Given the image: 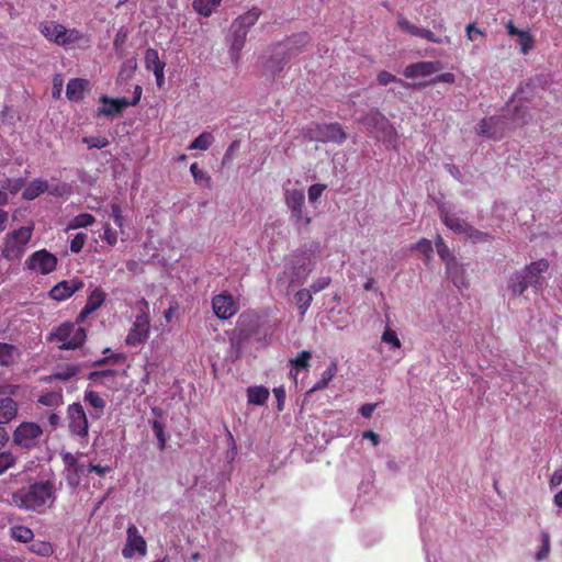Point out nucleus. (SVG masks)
<instances>
[{"label": "nucleus", "mask_w": 562, "mask_h": 562, "mask_svg": "<svg viewBox=\"0 0 562 562\" xmlns=\"http://www.w3.org/2000/svg\"><path fill=\"white\" fill-rule=\"evenodd\" d=\"M29 549L40 557H49L54 552L52 543L42 540H32Z\"/></svg>", "instance_id": "nucleus-45"}, {"label": "nucleus", "mask_w": 562, "mask_h": 562, "mask_svg": "<svg viewBox=\"0 0 562 562\" xmlns=\"http://www.w3.org/2000/svg\"><path fill=\"white\" fill-rule=\"evenodd\" d=\"M135 551L139 552L140 554H145L146 542L144 538L139 535L136 526L131 525L127 528V544L123 549V555L125 558H131Z\"/></svg>", "instance_id": "nucleus-20"}, {"label": "nucleus", "mask_w": 562, "mask_h": 562, "mask_svg": "<svg viewBox=\"0 0 562 562\" xmlns=\"http://www.w3.org/2000/svg\"><path fill=\"white\" fill-rule=\"evenodd\" d=\"M81 371V364H65V366H58L56 371L45 376L43 380L45 382H52L54 380H60V381H69L71 378L77 375Z\"/></svg>", "instance_id": "nucleus-28"}, {"label": "nucleus", "mask_w": 562, "mask_h": 562, "mask_svg": "<svg viewBox=\"0 0 562 562\" xmlns=\"http://www.w3.org/2000/svg\"><path fill=\"white\" fill-rule=\"evenodd\" d=\"M190 172L196 183L202 184L203 182H205L207 186H210V176L205 171L200 169L196 162L190 166Z\"/></svg>", "instance_id": "nucleus-49"}, {"label": "nucleus", "mask_w": 562, "mask_h": 562, "mask_svg": "<svg viewBox=\"0 0 562 562\" xmlns=\"http://www.w3.org/2000/svg\"><path fill=\"white\" fill-rule=\"evenodd\" d=\"M20 386L9 383H0V425H7L18 416L19 404L12 398Z\"/></svg>", "instance_id": "nucleus-7"}, {"label": "nucleus", "mask_w": 562, "mask_h": 562, "mask_svg": "<svg viewBox=\"0 0 562 562\" xmlns=\"http://www.w3.org/2000/svg\"><path fill=\"white\" fill-rule=\"evenodd\" d=\"M68 427L72 435L85 438L88 436V418L80 403H72L67 408Z\"/></svg>", "instance_id": "nucleus-9"}, {"label": "nucleus", "mask_w": 562, "mask_h": 562, "mask_svg": "<svg viewBox=\"0 0 562 562\" xmlns=\"http://www.w3.org/2000/svg\"><path fill=\"white\" fill-rule=\"evenodd\" d=\"M95 218L89 213H81L75 216L67 225L66 231L91 226Z\"/></svg>", "instance_id": "nucleus-40"}, {"label": "nucleus", "mask_w": 562, "mask_h": 562, "mask_svg": "<svg viewBox=\"0 0 562 562\" xmlns=\"http://www.w3.org/2000/svg\"><path fill=\"white\" fill-rule=\"evenodd\" d=\"M25 186L23 178L7 179L3 184V190H8L10 193H18Z\"/></svg>", "instance_id": "nucleus-54"}, {"label": "nucleus", "mask_w": 562, "mask_h": 562, "mask_svg": "<svg viewBox=\"0 0 562 562\" xmlns=\"http://www.w3.org/2000/svg\"><path fill=\"white\" fill-rule=\"evenodd\" d=\"M136 68H137L136 59L135 58L127 59L122 67L120 77H122L124 75V72H127L126 77L130 78L133 75V72L136 70Z\"/></svg>", "instance_id": "nucleus-62"}, {"label": "nucleus", "mask_w": 562, "mask_h": 562, "mask_svg": "<svg viewBox=\"0 0 562 562\" xmlns=\"http://www.w3.org/2000/svg\"><path fill=\"white\" fill-rule=\"evenodd\" d=\"M87 338L86 329L72 323H63L47 337L48 341L60 342L59 349L74 350L80 348Z\"/></svg>", "instance_id": "nucleus-3"}, {"label": "nucleus", "mask_w": 562, "mask_h": 562, "mask_svg": "<svg viewBox=\"0 0 562 562\" xmlns=\"http://www.w3.org/2000/svg\"><path fill=\"white\" fill-rule=\"evenodd\" d=\"M360 122L368 132L378 140L391 143L395 136V130L390 121L378 110L369 111Z\"/></svg>", "instance_id": "nucleus-5"}, {"label": "nucleus", "mask_w": 562, "mask_h": 562, "mask_svg": "<svg viewBox=\"0 0 562 562\" xmlns=\"http://www.w3.org/2000/svg\"><path fill=\"white\" fill-rule=\"evenodd\" d=\"M248 402L254 405H263L269 397V390L265 386H250L247 390Z\"/></svg>", "instance_id": "nucleus-35"}, {"label": "nucleus", "mask_w": 562, "mask_h": 562, "mask_svg": "<svg viewBox=\"0 0 562 562\" xmlns=\"http://www.w3.org/2000/svg\"><path fill=\"white\" fill-rule=\"evenodd\" d=\"M294 299H295V303L301 312V315H304L306 313L307 308L311 306V303L313 301L311 290H308V289L299 290L295 293Z\"/></svg>", "instance_id": "nucleus-39"}, {"label": "nucleus", "mask_w": 562, "mask_h": 562, "mask_svg": "<svg viewBox=\"0 0 562 562\" xmlns=\"http://www.w3.org/2000/svg\"><path fill=\"white\" fill-rule=\"evenodd\" d=\"M111 217L120 228L124 226V216L119 203H111Z\"/></svg>", "instance_id": "nucleus-56"}, {"label": "nucleus", "mask_w": 562, "mask_h": 562, "mask_svg": "<svg viewBox=\"0 0 562 562\" xmlns=\"http://www.w3.org/2000/svg\"><path fill=\"white\" fill-rule=\"evenodd\" d=\"M378 82L381 85V86H386L389 85L390 82H397L400 86L404 87V88H409L411 87V83L395 77L394 75L387 72V71H381L379 72L378 75Z\"/></svg>", "instance_id": "nucleus-48"}, {"label": "nucleus", "mask_w": 562, "mask_h": 562, "mask_svg": "<svg viewBox=\"0 0 562 562\" xmlns=\"http://www.w3.org/2000/svg\"><path fill=\"white\" fill-rule=\"evenodd\" d=\"M507 127L506 115H495L480 121L476 132L492 138H501Z\"/></svg>", "instance_id": "nucleus-11"}, {"label": "nucleus", "mask_w": 562, "mask_h": 562, "mask_svg": "<svg viewBox=\"0 0 562 562\" xmlns=\"http://www.w3.org/2000/svg\"><path fill=\"white\" fill-rule=\"evenodd\" d=\"M37 402L48 407H59L64 403L63 391H52L38 396Z\"/></svg>", "instance_id": "nucleus-36"}, {"label": "nucleus", "mask_w": 562, "mask_h": 562, "mask_svg": "<svg viewBox=\"0 0 562 562\" xmlns=\"http://www.w3.org/2000/svg\"><path fill=\"white\" fill-rule=\"evenodd\" d=\"M100 102L103 104L98 109V116H116L120 115L125 108L128 106V100L126 98L112 99L108 95H102Z\"/></svg>", "instance_id": "nucleus-18"}, {"label": "nucleus", "mask_w": 562, "mask_h": 562, "mask_svg": "<svg viewBox=\"0 0 562 562\" xmlns=\"http://www.w3.org/2000/svg\"><path fill=\"white\" fill-rule=\"evenodd\" d=\"M104 300H105L104 292L100 289H94L90 293L85 307L78 315L77 323L83 322L88 315L95 312L103 304Z\"/></svg>", "instance_id": "nucleus-24"}, {"label": "nucleus", "mask_w": 562, "mask_h": 562, "mask_svg": "<svg viewBox=\"0 0 562 562\" xmlns=\"http://www.w3.org/2000/svg\"><path fill=\"white\" fill-rule=\"evenodd\" d=\"M11 536L13 539L20 542H31L34 538L32 529L25 526H14L11 528Z\"/></svg>", "instance_id": "nucleus-44"}, {"label": "nucleus", "mask_w": 562, "mask_h": 562, "mask_svg": "<svg viewBox=\"0 0 562 562\" xmlns=\"http://www.w3.org/2000/svg\"><path fill=\"white\" fill-rule=\"evenodd\" d=\"M326 189V186L325 184H319V183H316V184H313L308 189V199L311 202H316L319 196L322 195V193L324 192V190Z\"/></svg>", "instance_id": "nucleus-60"}, {"label": "nucleus", "mask_w": 562, "mask_h": 562, "mask_svg": "<svg viewBox=\"0 0 562 562\" xmlns=\"http://www.w3.org/2000/svg\"><path fill=\"white\" fill-rule=\"evenodd\" d=\"M436 249L441 259H443L446 261L451 259L450 250H449L448 246L446 245V243L443 241V239L441 238V236H438L436 239Z\"/></svg>", "instance_id": "nucleus-58"}, {"label": "nucleus", "mask_w": 562, "mask_h": 562, "mask_svg": "<svg viewBox=\"0 0 562 562\" xmlns=\"http://www.w3.org/2000/svg\"><path fill=\"white\" fill-rule=\"evenodd\" d=\"M145 66L148 70L156 71L165 68V63L160 60L156 49L148 48L145 53Z\"/></svg>", "instance_id": "nucleus-41"}, {"label": "nucleus", "mask_w": 562, "mask_h": 562, "mask_svg": "<svg viewBox=\"0 0 562 562\" xmlns=\"http://www.w3.org/2000/svg\"><path fill=\"white\" fill-rule=\"evenodd\" d=\"M82 288L83 282L79 279L64 280L52 288L49 296L55 301H64Z\"/></svg>", "instance_id": "nucleus-15"}, {"label": "nucleus", "mask_w": 562, "mask_h": 562, "mask_svg": "<svg viewBox=\"0 0 562 562\" xmlns=\"http://www.w3.org/2000/svg\"><path fill=\"white\" fill-rule=\"evenodd\" d=\"M82 142L88 145L89 148H104L109 146L110 142L103 136H87L82 138Z\"/></svg>", "instance_id": "nucleus-50"}, {"label": "nucleus", "mask_w": 562, "mask_h": 562, "mask_svg": "<svg viewBox=\"0 0 562 562\" xmlns=\"http://www.w3.org/2000/svg\"><path fill=\"white\" fill-rule=\"evenodd\" d=\"M336 371L337 364L335 362H331L329 367L322 373L321 380L315 383L311 392L325 389L327 384L331 381V379L335 376Z\"/></svg>", "instance_id": "nucleus-43"}, {"label": "nucleus", "mask_w": 562, "mask_h": 562, "mask_svg": "<svg viewBox=\"0 0 562 562\" xmlns=\"http://www.w3.org/2000/svg\"><path fill=\"white\" fill-rule=\"evenodd\" d=\"M303 207L299 206L290 210V220L297 231L306 229L312 222V218L304 213Z\"/></svg>", "instance_id": "nucleus-34"}, {"label": "nucleus", "mask_w": 562, "mask_h": 562, "mask_svg": "<svg viewBox=\"0 0 562 562\" xmlns=\"http://www.w3.org/2000/svg\"><path fill=\"white\" fill-rule=\"evenodd\" d=\"M221 2L222 0H193L192 7L198 14L209 18L221 5Z\"/></svg>", "instance_id": "nucleus-32"}, {"label": "nucleus", "mask_w": 562, "mask_h": 562, "mask_svg": "<svg viewBox=\"0 0 562 562\" xmlns=\"http://www.w3.org/2000/svg\"><path fill=\"white\" fill-rule=\"evenodd\" d=\"M212 306L215 315L221 319H228L236 313L232 295L218 294L213 297Z\"/></svg>", "instance_id": "nucleus-19"}, {"label": "nucleus", "mask_w": 562, "mask_h": 562, "mask_svg": "<svg viewBox=\"0 0 562 562\" xmlns=\"http://www.w3.org/2000/svg\"><path fill=\"white\" fill-rule=\"evenodd\" d=\"M288 61L289 59L286 58L283 50L280 48L278 44H276L272 48L271 55L268 58H266L263 67L267 72L274 76L283 70Z\"/></svg>", "instance_id": "nucleus-23"}, {"label": "nucleus", "mask_w": 562, "mask_h": 562, "mask_svg": "<svg viewBox=\"0 0 562 562\" xmlns=\"http://www.w3.org/2000/svg\"><path fill=\"white\" fill-rule=\"evenodd\" d=\"M329 283H330V278H328V277L319 278L311 284L310 290L313 291L314 293H317V292H321L322 290L326 289L329 285Z\"/></svg>", "instance_id": "nucleus-61"}, {"label": "nucleus", "mask_w": 562, "mask_h": 562, "mask_svg": "<svg viewBox=\"0 0 562 562\" xmlns=\"http://www.w3.org/2000/svg\"><path fill=\"white\" fill-rule=\"evenodd\" d=\"M27 269L48 274L57 267V258L46 249L37 250L25 261Z\"/></svg>", "instance_id": "nucleus-10"}, {"label": "nucleus", "mask_w": 562, "mask_h": 562, "mask_svg": "<svg viewBox=\"0 0 562 562\" xmlns=\"http://www.w3.org/2000/svg\"><path fill=\"white\" fill-rule=\"evenodd\" d=\"M41 33L49 41L58 45H68L77 42L81 34L76 29H66L64 25L56 22H46L41 25Z\"/></svg>", "instance_id": "nucleus-8"}, {"label": "nucleus", "mask_w": 562, "mask_h": 562, "mask_svg": "<svg viewBox=\"0 0 562 562\" xmlns=\"http://www.w3.org/2000/svg\"><path fill=\"white\" fill-rule=\"evenodd\" d=\"M318 139L322 142L342 143L347 135L339 123L322 124L317 126Z\"/></svg>", "instance_id": "nucleus-21"}, {"label": "nucleus", "mask_w": 562, "mask_h": 562, "mask_svg": "<svg viewBox=\"0 0 562 562\" xmlns=\"http://www.w3.org/2000/svg\"><path fill=\"white\" fill-rule=\"evenodd\" d=\"M115 374L116 371L113 369L92 371L89 373L88 379L97 384L106 385L108 379L113 378Z\"/></svg>", "instance_id": "nucleus-47"}, {"label": "nucleus", "mask_w": 562, "mask_h": 562, "mask_svg": "<svg viewBox=\"0 0 562 562\" xmlns=\"http://www.w3.org/2000/svg\"><path fill=\"white\" fill-rule=\"evenodd\" d=\"M149 334V319L146 314L136 316V319L126 336V344L128 346H137L148 338Z\"/></svg>", "instance_id": "nucleus-12"}, {"label": "nucleus", "mask_w": 562, "mask_h": 562, "mask_svg": "<svg viewBox=\"0 0 562 562\" xmlns=\"http://www.w3.org/2000/svg\"><path fill=\"white\" fill-rule=\"evenodd\" d=\"M241 351V342L239 339L231 338L229 356L234 359H238Z\"/></svg>", "instance_id": "nucleus-64"}, {"label": "nucleus", "mask_w": 562, "mask_h": 562, "mask_svg": "<svg viewBox=\"0 0 562 562\" xmlns=\"http://www.w3.org/2000/svg\"><path fill=\"white\" fill-rule=\"evenodd\" d=\"M439 211L440 217L446 226H448L456 233H468V231L470 229V225L464 220H461L456 214L449 213L445 207H440Z\"/></svg>", "instance_id": "nucleus-26"}, {"label": "nucleus", "mask_w": 562, "mask_h": 562, "mask_svg": "<svg viewBox=\"0 0 562 562\" xmlns=\"http://www.w3.org/2000/svg\"><path fill=\"white\" fill-rule=\"evenodd\" d=\"M85 402L92 407L95 413L91 414L93 418H100L103 414V409L105 408V401L102 398L98 392L92 390H87L85 392Z\"/></svg>", "instance_id": "nucleus-31"}, {"label": "nucleus", "mask_w": 562, "mask_h": 562, "mask_svg": "<svg viewBox=\"0 0 562 562\" xmlns=\"http://www.w3.org/2000/svg\"><path fill=\"white\" fill-rule=\"evenodd\" d=\"M310 41V35L303 32L295 34L281 43H278V45L290 60L301 54Z\"/></svg>", "instance_id": "nucleus-13"}, {"label": "nucleus", "mask_w": 562, "mask_h": 562, "mask_svg": "<svg viewBox=\"0 0 562 562\" xmlns=\"http://www.w3.org/2000/svg\"><path fill=\"white\" fill-rule=\"evenodd\" d=\"M150 425H151L153 431L158 440V448H159V450L162 451L166 448V443H167L166 425L158 419L151 420Z\"/></svg>", "instance_id": "nucleus-42"}, {"label": "nucleus", "mask_w": 562, "mask_h": 562, "mask_svg": "<svg viewBox=\"0 0 562 562\" xmlns=\"http://www.w3.org/2000/svg\"><path fill=\"white\" fill-rule=\"evenodd\" d=\"M32 232V227L22 226L9 233L4 238L2 256L9 261L20 259L25 251V246L31 240Z\"/></svg>", "instance_id": "nucleus-6"}, {"label": "nucleus", "mask_w": 562, "mask_h": 562, "mask_svg": "<svg viewBox=\"0 0 562 562\" xmlns=\"http://www.w3.org/2000/svg\"><path fill=\"white\" fill-rule=\"evenodd\" d=\"M305 203V195L302 190L299 189H292L285 191V204L291 209H295L299 206H304Z\"/></svg>", "instance_id": "nucleus-37"}, {"label": "nucleus", "mask_w": 562, "mask_h": 562, "mask_svg": "<svg viewBox=\"0 0 562 562\" xmlns=\"http://www.w3.org/2000/svg\"><path fill=\"white\" fill-rule=\"evenodd\" d=\"M447 276L456 286L461 288L467 285L464 269L454 258L447 261Z\"/></svg>", "instance_id": "nucleus-29"}, {"label": "nucleus", "mask_w": 562, "mask_h": 562, "mask_svg": "<svg viewBox=\"0 0 562 562\" xmlns=\"http://www.w3.org/2000/svg\"><path fill=\"white\" fill-rule=\"evenodd\" d=\"M103 239L106 240V243L111 246L115 245L117 243V234L115 231H113L109 224L104 226V235Z\"/></svg>", "instance_id": "nucleus-63"}, {"label": "nucleus", "mask_w": 562, "mask_h": 562, "mask_svg": "<svg viewBox=\"0 0 562 562\" xmlns=\"http://www.w3.org/2000/svg\"><path fill=\"white\" fill-rule=\"evenodd\" d=\"M214 143V136L210 132L201 133L189 145L190 150H207Z\"/></svg>", "instance_id": "nucleus-38"}, {"label": "nucleus", "mask_w": 562, "mask_h": 562, "mask_svg": "<svg viewBox=\"0 0 562 562\" xmlns=\"http://www.w3.org/2000/svg\"><path fill=\"white\" fill-rule=\"evenodd\" d=\"M87 241V234L85 233H78L74 236V238L70 241V250L72 252H80Z\"/></svg>", "instance_id": "nucleus-55"}, {"label": "nucleus", "mask_w": 562, "mask_h": 562, "mask_svg": "<svg viewBox=\"0 0 562 562\" xmlns=\"http://www.w3.org/2000/svg\"><path fill=\"white\" fill-rule=\"evenodd\" d=\"M48 182L43 179H34L23 190L22 198L27 201H32L40 196L42 193L47 191Z\"/></svg>", "instance_id": "nucleus-30"}, {"label": "nucleus", "mask_w": 562, "mask_h": 562, "mask_svg": "<svg viewBox=\"0 0 562 562\" xmlns=\"http://www.w3.org/2000/svg\"><path fill=\"white\" fill-rule=\"evenodd\" d=\"M382 341L391 345L393 349H398L402 346L396 333L390 328H386L382 334Z\"/></svg>", "instance_id": "nucleus-53"}, {"label": "nucleus", "mask_w": 562, "mask_h": 562, "mask_svg": "<svg viewBox=\"0 0 562 562\" xmlns=\"http://www.w3.org/2000/svg\"><path fill=\"white\" fill-rule=\"evenodd\" d=\"M522 270H517L510 274L507 281V290L513 296H520L528 289L529 283Z\"/></svg>", "instance_id": "nucleus-25"}, {"label": "nucleus", "mask_w": 562, "mask_h": 562, "mask_svg": "<svg viewBox=\"0 0 562 562\" xmlns=\"http://www.w3.org/2000/svg\"><path fill=\"white\" fill-rule=\"evenodd\" d=\"M44 430L34 422H22L12 432V443L23 450L31 451L40 447Z\"/></svg>", "instance_id": "nucleus-4"}, {"label": "nucleus", "mask_w": 562, "mask_h": 562, "mask_svg": "<svg viewBox=\"0 0 562 562\" xmlns=\"http://www.w3.org/2000/svg\"><path fill=\"white\" fill-rule=\"evenodd\" d=\"M542 548L537 553V559L539 561L547 559L550 551V539L547 532H543L542 536Z\"/></svg>", "instance_id": "nucleus-59"}, {"label": "nucleus", "mask_w": 562, "mask_h": 562, "mask_svg": "<svg viewBox=\"0 0 562 562\" xmlns=\"http://www.w3.org/2000/svg\"><path fill=\"white\" fill-rule=\"evenodd\" d=\"M89 87V81L87 79L74 78L70 79L66 87V97L70 101H79L83 98L85 91Z\"/></svg>", "instance_id": "nucleus-27"}, {"label": "nucleus", "mask_w": 562, "mask_h": 562, "mask_svg": "<svg viewBox=\"0 0 562 562\" xmlns=\"http://www.w3.org/2000/svg\"><path fill=\"white\" fill-rule=\"evenodd\" d=\"M397 25L402 31H404L413 36H418V37L425 38L428 42L436 43V44H442L445 42L441 37L436 36L435 33L431 32L430 30H427L424 27H418L415 24L411 23L402 14H398Z\"/></svg>", "instance_id": "nucleus-16"}, {"label": "nucleus", "mask_w": 562, "mask_h": 562, "mask_svg": "<svg viewBox=\"0 0 562 562\" xmlns=\"http://www.w3.org/2000/svg\"><path fill=\"white\" fill-rule=\"evenodd\" d=\"M441 69L439 61H419L405 67L404 76L406 78L425 77L435 74Z\"/></svg>", "instance_id": "nucleus-22"}, {"label": "nucleus", "mask_w": 562, "mask_h": 562, "mask_svg": "<svg viewBox=\"0 0 562 562\" xmlns=\"http://www.w3.org/2000/svg\"><path fill=\"white\" fill-rule=\"evenodd\" d=\"M517 37H518V43L520 45V49L524 54H527L529 50L532 49L533 38L529 32L522 31L519 35H517Z\"/></svg>", "instance_id": "nucleus-51"}, {"label": "nucleus", "mask_w": 562, "mask_h": 562, "mask_svg": "<svg viewBox=\"0 0 562 562\" xmlns=\"http://www.w3.org/2000/svg\"><path fill=\"white\" fill-rule=\"evenodd\" d=\"M413 249L424 254L427 258H429L432 252L431 241L426 238H422L414 245Z\"/></svg>", "instance_id": "nucleus-57"}, {"label": "nucleus", "mask_w": 562, "mask_h": 562, "mask_svg": "<svg viewBox=\"0 0 562 562\" xmlns=\"http://www.w3.org/2000/svg\"><path fill=\"white\" fill-rule=\"evenodd\" d=\"M549 269V261L547 259H540L537 261H532L527 265L522 270L526 273V278L528 280L529 285H531L536 291L542 288V278L541 274Z\"/></svg>", "instance_id": "nucleus-14"}, {"label": "nucleus", "mask_w": 562, "mask_h": 562, "mask_svg": "<svg viewBox=\"0 0 562 562\" xmlns=\"http://www.w3.org/2000/svg\"><path fill=\"white\" fill-rule=\"evenodd\" d=\"M18 457L10 450L0 451V475L15 467Z\"/></svg>", "instance_id": "nucleus-46"}, {"label": "nucleus", "mask_w": 562, "mask_h": 562, "mask_svg": "<svg viewBox=\"0 0 562 562\" xmlns=\"http://www.w3.org/2000/svg\"><path fill=\"white\" fill-rule=\"evenodd\" d=\"M61 459L65 469L68 471L67 481L70 485L76 486L79 484L81 475H87L86 465L78 463V459L70 452H64Z\"/></svg>", "instance_id": "nucleus-17"}, {"label": "nucleus", "mask_w": 562, "mask_h": 562, "mask_svg": "<svg viewBox=\"0 0 562 562\" xmlns=\"http://www.w3.org/2000/svg\"><path fill=\"white\" fill-rule=\"evenodd\" d=\"M56 485L54 481L29 480L27 486H23L11 494V504L15 507L42 513L50 508L56 501Z\"/></svg>", "instance_id": "nucleus-1"}, {"label": "nucleus", "mask_w": 562, "mask_h": 562, "mask_svg": "<svg viewBox=\"0 0 562 562\" xmlns=\"http://www.w3.org/2000/svg\"><path fill=\"white\" fill-rule=\"evenodd\" d=\"M312 353L307 350L301 351L294 359L290 360V363L296 368L306 369L310 366V359Z\"/></svg>", "instance_id": "nucleus-52"}, {"label": "nucleus", "mask_w": 562, "mask_h": 562, "mask_svg": "<svg viewBox=\"0 0 562 562\" xmlns=\"http://www.w3.org/2000/svg\"><path fill=\"white\" fill-rule=\"evenodd\" d=\"M261 15V10L252 7L243 15L236 18L231 25V55L238 57L240 50L245 46L247 34L251 26L256 24Z\"/></svg>", "instance_id": "nucleus-2"}, {"label": "nucleus", "mask_w": 562, "mask_h": 562, "mask_svg": "<svg viewBox=\"0 0 562 562\" xmlns=\"http://www.w3.org/2000/svg\"><path fill=\"white\" fill-rule=\"evenodd\" d=\"M19 351L15 346L0 342V366L8 367L16 361Z\"/></svg>", "instance_id": "nucleus-33"}]
</instances>
